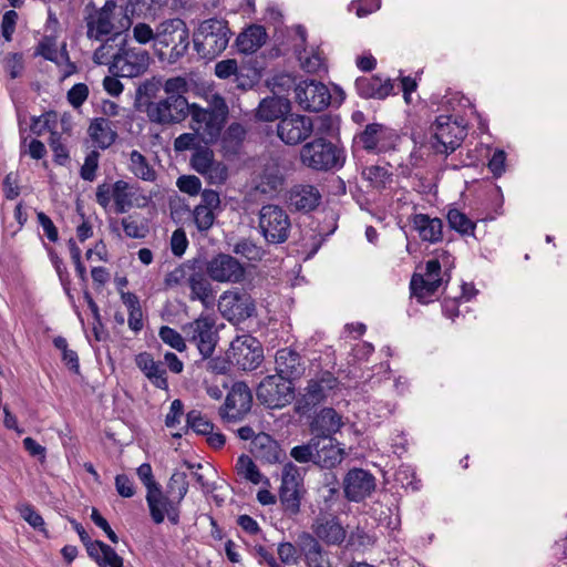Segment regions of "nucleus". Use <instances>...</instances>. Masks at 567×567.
<instances>
[{
    "instance_id": "f257e3e1",
    "label": "nucleus",
    "mask_w": 567,
    "mask_h": 567,
    "mask_svg": "<svg viewBox=\"0 0 567 567\" xmlns=\"http://www.w3.org/2000/svg\"><path fill=\"white\" fill-rule=\"evenodd\" d=\"M85 12L86 35L96 41L109 35H112L109 40L115 41L132 24L125 9L115 0H105L100 8L91 1L85 6Z\"/></svg>"
},
{
    "instance_id": "f03ea898",
    "label": "nucleus",
    "mask_w": 567,
    "mask_h": 567,
    "mask_svg": "<svg viewBox=\"0 0 567 567\" xmlns=\"http://www.w3.org/2000/svg\"><path fill=\"white\" fill-rule=\"evenodd\" d=\"M344 147L324 136H313L301 145L299 162L316 173H333L346 164Z\"/></svg>"
},
{
    "instance_id": "7ed1b4c3",
    "label": "nucleus",
    "mask_w": 567,
    "mask_h": 567,
    "mask_svg": "<svg viewBox=\"0 0 567 567\" xmlns=\"http://www.w3.org/2000/svg\"><path fill=\"white\" fill-rule=\"evenodd\" d=\"M207 270L203 266V258L196 257L181 264L165 276V285L175 287L186 282L190 289L189 300L200 301L206 308L215 301L214 289L209 281Z\"/></svg>"
},
{
    "instance_id": "20e7f679",
    "label": "nucleus",
    "mask_w": 567,
    "mask_h": 567,
    "mask_svg": "<svg viewBox=\"0 0 567 567\" xmlns=\"http://www.w3.org/2000/svg\"><path fill=\"white\" fill-rule=\"evenodd\" d=\"M231 34L227 20L209 18L194 31L193 45L199 58L214 60L226 50Z\"/></svg>"
},
{
    "instance_id": "39448f33",
    "label": "nucleus",
    "mask_w": 567,
    "mask_h": 567,
    "mask_svg": "<svg viewBox=\"0 0 567 567\" xmlns=\"http://www.w3.org/2000/svg\"><path fill=\"white\" fill-rule=\"evenodd\" d=\"M189 30L184 20L179 18L163 21L156 30L155 50L161 60H164L163 48L171 47L167 55L169 63H176L182 59L189 48Z\"/></svg>"
},
{
    "instance_id": "423d86ee",
    "label": "nucleus",
    "mask_w": 567,
    "mask_h": 567,
    "mask_svg": "<svg viewBox=\"0 0 567 567\" xmlns=\"http://www.w3.org/2000/svg\"><path fill=\"white\" fill-rule=\"evenodd\" d=\"M430 145L435 154L449 155L458 148L467 135L463 117L439 115L430 127Z\"/></svg>"
},
{
    "instance_id": "0eeeda50",
    "label": "nucleus",
    "mask_w": 567,
    "mask_h": 567,
    "mask_svg": "<svg viewBox=\"0 0 567 567\" xmlns=\"http://www.w3.org/2000/svg\"><path fill=\"white\" fill-rule=\"evenodd\" d=\"M138 189L140 186L137 184L131 185L123 179H118L112 185L103 183L96 187V203L106 209L113 199L114 212L116 214H124L134 206V203H136L137 207H144L147 204L146 196H137Z\"/></svg>"
},
{
    "instance_id": "6e6552de",
    "label": "nucleus",
    "mask_w": 567,
    "mask_h": 567,
    "mask_svg": "<svg viewBox=\"0 0 567 567\" xmlns=\"http://www.w3.org/2000/svg\"><path fill=\"white\" fill-rule=\"evenodd\" d=\"M229 114L225 99L219 94H214L207 109L193 103L192 120L202 125L204 124V143L214 144L220 136Z\"/></svg>"
},
{
    "instance_id": "1a4fd4ad",
    "label": "nucleus",
    "mask_w": 567,
    "mask_h": 567,
    "mask_svg": "<svg viewBox=\"0 0 567 567\" xmlns=\"http://www.w3.org/2000/svg\"><path fill=\"white\" fill-rule=\"evenodd\" d=\"M258 228L268 245L284 244L290 236V217L281 206L266 204L258 214Z\"/></svg>"
},
{
    "instance_id": "9d476101",
    "label": "nucleus",
    "mask_w": 567,
    "mask_h": 567,
    "mask_svg": "<svg viewBox=\"0 0 567 567\" xmlns=\"http://www.w3.org/2000/svg\"><path fill=\"white\" fill-rule=\"evenodd\" d=\"M109 71L115 76L136 78L145 73L150 66V54L142 48H128L126 39H122L116 53L112 56Z\"/></svg>"
},
{
    "instance_id": "9b49d317",
    "label": "nucleus",
    "mask_w": 567,
    "mask_h": 567,
    "mask_svg": "<svg viewBox=\"0 0 567 567\" xmlns=\"http://www.w3.org/2000/svg\"><path fill=\"white\" fill-rule=\"evenodd\" d=\"M193 104L184 95L159 96L155 103H146V115L151 123L162 126L179 124L192 114Z\"/></svg>"
},
{
    "instance_id": "f8f14e48",
    "label": "nucleus",
    "mask_w": 567,
    "mask_h": 567,
    "mask_svg": "<svg viewBox=\"0 0 567 567\" xmlns=\"http://www.w3.org/2000/svg\"><path fill=\"white\" fill-rule=\"evenodd\" d=\"M399 140L395 130L381 123H369L354 135L353 145L369 154H382L395 150Z\"/></svg>"
},
{
    "instance_id": "ddd939ff",
    "label": "nucleus",
    "mask_w": 567,
    "mask_h": 567,
    "mask_svg": "<svg viewBox=\"0 0 567 567\" xmlns=\"http://www.w3.org/2000/svg\"><path fill=\"white\" fill-rule=\"evenodd\" d=\"M257 400L268 409H282L295 399L293 383L278 374L267 375L256 389Z\"/></svg>"
},
{
    "instance_id": "4468645a",
    "label": "nucleus",
    "mask_w": 567,
    "mask_h": 567,
    "mask_svg": "<svg viewBox=\"0 0 567 567\" xmlns=\"http://www.w3.org/2000/svg\"><path fill=\"white\" fill-rule=\"evenodd\" d=\"M229 353L234 367L243 371L257 369L264 360V349L260 341L250 334L238 336L230 343Z\"/></svg>"
},
{
    "instance_id": "2eb2a0df",
    "label": "nucleus",
    "mask_w": 567,
    "mask_h": 567,
    "mask_svg": "<svg viewBox=\"0 0 567 567\" xmlns=\"http://www.w3.org/2000/svg\"><path fill=\"white\" fill-rule=\"evenodd\" d=\"M276 132L284 144L288 146L302 145L312 136L315 121L307 115L290 113L288 116L280 118Z\"/></svg>"
},
{
    "instance_id": "dca6fc26",
    "label": "nucleus",
    "mask_w": 567,
    "mask_h": 567,
    "mask_svg": "<svg viewBox=\"0 0 567 567\" xmlns=\"http://www.w3.org/2000/svg\"><path fill=\"white\" fill-rule=\"evenodd\" d=\"M251 404V390L245 382L237 381L228 392L225 403L219 408V415L226 422L241 421L250 411Z\"/></svg>"
},
{
    "instance_id": "f3484780",
    "label": "nucleus",
    "mask_w": 567,
    "mask_h": 567,
    "mask_svg": "<svg viewBox=\"0 0 567 567\" xmlns=\"http://www.w3.org/2000/svg\"><path fill=\"white\" fill-rule=\"evenodd\" d=\"M208 277L217 282H240L245 278L243 264L228 254H217L210 260L203 258Z\"/></svg>"
},
{
    "instance_id": "a211bd4d",
    "label": "nucleus",
    "mask_w": 567,
    "mask_h": 567,
    "mask_svg": "<svg viewBox=\"0 0 567 567\" xmlns=\"http://www.w3.org/2000/svg\"><path fill=\"white\" fill-rule=\"evenodd\" d=\"M296 101L306 112H320L331 102L329 89L316 80H305L295 86Z\"/></svg>"
},
{
    "instance_id": "6ab92c4d",
    "label": "nucleus",
    "mask_w": 567,
    "mask_h": 567,
    "mask_svg": "<svg viewBox=\"0 0 567 567\" xmlns=\"http://www.w3.org/2000/svg\"><path fill=\"white\" fill-rule=\"evenodd\" d=\"M375 477L368 470L353 467L343 477L342 489L349 502L360 503L375 491Z\"/></svg>"
},
{
    "instance_id": "aec40b11",
    "label": "nucleus",
    "mask_w": 567,
    "mask_h": 567,
    "mask_svg": "<svg viewBox=\"0 0 567 567\" xmlns=\"http://www.w3.org/2000/svg\"><path fill=\"white\" fill-rule=\"evenodd\" d=\"M342 426V416L333 408H323L310 421L309 431L311 437L319 443L320 441L331 442Z\"/></svg>"
},
{
    "instance_id": "412c9836",
    "label": "nucleus",
    "mask_w": 567,
    "mask_h": 567,
    "mask_svg": "<svg viewBox=\"0 0 567 567\" xmlns=\"http://www.w3.org/2000/svg\"><path fill=\"white\" fill-rule=\"evenodd\" d=\"M220 299V305L225 307L229 319L244 321L256 316V302L245 290L226 291Z\"/></svg>"
},
{
    "instance_id": "4be33fe9",
    "label": "nucleus",
    "mask_w": 567,
    "mask_h": 567,
    "mask_svg": "<svg viewBox=\"0 0 567 567\" xmlns=\"http://www.w3.org/2000/svg\"><path fill=\"white\" fill-rule=\"evenodd\" d=\"M311 529L316 537L327 545H341L347 532L342 527L338 516L320 512L313 519Z\"/></svg>"
},
{
    "instance_id": "5701e85b",
    "label": "nucleus",
    "mask_w": 567,
    "mask_h": 567,
    "mask_svg": "<svg viewBox=\"0 0 567 567\" xmlns=\"http://www.w3.org/2000/svg\"><path fill=\"white\" fill-rule=\"evenodd\" d=\"M275 363L276 374L291 383L300 379L306 371L305 361L301 355L290 348H282L278 350Z\"/></svg>"
},
{
    "instance_id": "b1692460",
    "label": "nucleus",
    "mask_w": 567,
    "mask_h": 567,
    "mask_svg": "<svg viewBox=\"0 0 567 567\" xmlns=\"http://www.w3.org/2000/svg\"><path fill=\"white\" fill-rule=\"evenodd\" d=\"M214 324L215 321L210 317H199L189 324L193 330L192 340L196 342L204 359L212 357L217 344V336L213 331Z\"/></svg>"
},
{
    "instance_id": "393cba45",
    "label": "nucleus",
    "mask_w": 567,
    "mask_h": 567,
    "mask_svg": "<svg viewBox=\"0 0 567 567\" xmlns=\"http://www.w3.org/2000/svg\"><path fill=\"white\" fill-rule=\"evenodd\" d=\"M321 193L315 185H295L289 192V203L296 210L310 213L320 205Z\"/></svg>"
},
{
    "instance_id": "a878e982",
    "label": "nucleus",
    "mask_w": 567,
    "mask_h": 567,
    "mask_svg": "<svg viewBox=\"0 0 567 567\" xmlns=\"http://www.w3.org/2000/svg\"><path fill=\"white\" fill-rule=\"evenodd\" d=\"M355 91L362 99L384 100L392 94L393 84L390 79L382 80L378 75L359 76L354 82Z\"/></svg>"
},
{
    "instance_id": "bb28decb",
    "label": "nucleus",
    "mask_w": 567,
    "mask_h": 567,
    "mask_svg": "<svg viewBox=\"0 0 567 567\" xmlns=\"http://www.w3.org/2000/svg\"><path fill=\"white\" fill-rule=\"evenodd\" d=\"M291 113V102L285 96L274 94L259 102L256 116L264 122L280 121Z\"/></svg>"
},
{
    "instance_id": "cd10ccee",
    "label": "nucleus",
    "mask_w": 567,
    "mask_h": 567,
    "mask_svg": "<svg viewBox=\"0 0 567 567\" xmlns=\"http://www.w3.org/2000/svg\"><path fill=\"white\" fill-rule=\"evenodd\" d=\"M135 364L155 388L168 390L166 370L161 361L154 360L152 353L145 351L136 354Z\"/></svg>"
},
{
    "instance_id": "c85d7f7f",
    "label": "nucleus",
    "mask_w": 567,
    "mask_h": 567,
    "mask_svg": "<svg viewBox=\"0 0 567 567\" xmlns=\"http://www.w3.org/2000/svg\"><path fill=\"white\" fill-rule=\"evenodd\" d=\"M412 224L423 241L435 244L443 239V221L441 218H432L427 214H415L412 216Z\"/></svg>"
},
{
    "instance_id": "c756f323",
    "label": "nucleus",
    "mask_w": 567,
    "mask_h": 567,
    "mask_svg": "<svg viewBox=\"0 0 567 567\" xmlns=\"http://www.w3.org/2000/svg\"><path fill=\"white\" fill-rule=\"evenodd\" d=\"M87 555L99 567H122L123 558L107 544L102 540H92L83 544Z\"/></svg>"
},
{
    "instance_id": "7c9ffc66",
    "label": "nucleus",
    "mask_w": 567,
    "mask_h": 567,
    "mask_svg": "<svg viewBox=\"0 0 567 567\" xmlns=\"http://www.w3.org/2000/svg\"><path fill=\"white\" fill-rule=\"evenodd\" d=\"M315 455L317 456V461H315L316 465L320 466L321 468L330 470L343 461L346 452L337 439H331V442L320 441V444H318L317 453H315Z\"/></svg>"
},
{
    "instance_id": "2f4dec72",
    "label": "nucleus",
    "mask_w": 567,
    "mask_h": 567,
    "mask_svg": "<svg viewBox=\"0 0 567 567\" xmlns=\"http://www.w3.org/2000/svg\"><path fill=\"white\" fill-rule=\"evenodd\" d=\"M326 398L327 394L323 393L320 385L317 382L309 380L305 388V392L295 396L293 411L298 415H306L323 402Z\"/></svg>"
},
{
    "instance_id": "473e14b6",
    "label": "nucleus",
    "mask_w": 567,
    "mask_h": 567,
    "mask_svg": "<svg viewBox=\"0 0 567 567\" xmlns=\"http://www.w3.org/2000/svg\"><path fill=\"white\" fill-rule=\"evenodd\" d=\"M267 38L265 27L251 24L238 34L236 47L241 53H254L266 43Z\"/></svg>"
},
{
    "instance_id": "72a5a7b5",
    "label": "nucleus",
    "mask_w": 567,
    "mask_h": 567,
    "mask_svg": "<svg viewBox=\"0 0 567 567\" xmlns=\"http://www.w3.org/2000/svg\"><path fill=\"white\" fill-rule=\"evenodd\" d=\"M87 133L101 150L109 148L117 138L116 131L112 128V122L105 117H96L92 120L87 128Z\"/></svg>"
},
{
    "instance_id": "f704fd0d",
    "label": "nucleus",
    "mask_w": 567,
    "mask_h": 567,
    "mask_svg": "<svg viewBox=\"0 0 567 567\" xmlns=\"http://www.w3.org/2000/svg\"><path fill=\"white\" fill-rule=\"evenodd\" d=\"M251 452L257 458L264 460L268 463H276L279 461V445L266 433L257 434L251 442Z\"/></svg>"
},
{
    "instance_id": "c9c22d12",
    "label": "nucleus",
    "mask_w": 567,
    "mask_h": 567,
    "mask_svg": "<svg viewBox=\"0 0 567 567\" xmlns=\"http://www.w3.org/2000/svg\"><path fill=\"white\" fill-rule=\"evenodd\" d=\"M305 494V487H279V502L287 516L293 517L300 513V504Z\"/></svg>"
},
{
    "instance_id": "e433bc0d",
    "label": "nucleus",
    "mask_w": 567,
    "mask_h": 567,
    "mask_svg": "<svg viewBox=\"0 0 567 567\" xmlns=\"http://www.w3.org/2000/svg\"><path fill=\"white\" fill-rule=\"evenodd\" d=\"M442 285V278H424L423 275L414 274L411 278L410 289L419 302L425 303L426 298L433 296Z\"/></svg>"
},
{
    "instance_id": "4c0bfd02",
    "label": "nucleus",
    "mask_w": 567,
    "mask_h": 567,
    "mask_svg": "<svg viewBox=\"0 0 567 567\" xmlns=\"http://www.w3.org/2000/svg\"><path fill=\"white\" fill-rule=\"evenodd\" d=\"M162 87V81L156 78L145 80L136 89L135 103L138 110L146 113V103H155L152 99L157 97V93Z\"/></svg>"
},
{
    "instance_id": "58836bf2",
    "label": "nucleus",
    "mask_w": 567,
    "mask_h": 567,
    "mask_svg": "<svg viewBox=\"0 0 567 567\" xmlns=\"http://www.w3.org/2000/svg\"><path fill=\"white\" fill-rule=\"evenodd\" d=\"M16 511L34 530L41 533L45 538H50L45 522L40 513L35 511L33 505L30 503H19L16 505Z\"/></svg>"
},
{
    "instance_id": "ea45409f",
    "label": "nucleus",
    "mask_w": 567,
    "mask_h": 567,
    "mask_svg": "<svg viewBox=\"0 0 567 567\" xmlns=\"http://www.w3.org/2000/svg\"><path fill=\"white\" fill-rule=\"evenodd\" d=\"M131 172L137 177L146 182L156 179V171L148 164L146 157L138 151L134 150L130 154Z\"/></svg>"
},
{
    "instance_id": "a19ab883",
    "label": "nucleus",
    "mask_w": 567,
    "mask_h": 567,
    "mask_svg": "<svg viewBox=\"0 0 567 567\" xmlns=\"http://www.w3.org/2000/svg\"><path fill=\"white\" fill-rule=\"evenodd\" d=\"M215 75L219 79H228L231 75L236 76L237 87L246 90L251 86V83L248 81H241L244 76L241 71L238 70V64L235 59H227L216 63L215 65Z\"/></svg>"
},
{
    "instance_id": "79ce46f5",
    "label": "nucleus",
    "mask_w": 567,
    "mask_h": 567,
    "mask_svg": "<svg viewBox=\"0 0 567 567\" xmlns=\"http://www.w3.org/2000/svg\"><path fill=\"white\" fill-rule=\"evenodd\" d=\"M446 218L450 228L463 236L473 234L475 229V224L457 208L449 209Z\"/></svg>"
},
{
    "instance_id": "37998d69",
    "label": "nucleus",
    "mask_w": 567,
    "mask_h": 567,
    "mask_svg": "<svg viewBox=\"0 0 567 567\" xmlns=\"http://www.w3.org/2000/svg\"><path fill=\"white\" fill-rule=\"evenodd\" d=\"M136 474L147 489L146 503H147V505H151L152 509H154L155 499L153 497V493L154 492L159 493L161 484L154 480L151 464H148V463L141 464L136 470Z\"/></svg>"
},
{
    "instance_id": "c03bdc74",
    "label": "nucleus",
    "mask_w": 567,
    "mask_h": 567,
    "mask_svg": "<svg viewBox=\"0 0 567 567\" xmlns=\"http://www.w3.org/2000/svg\"><path fill=\"white\" fill-rule=\"evenodd\" d=\"M215 162L214 152L208 147V144L196 147L190 157V166L198 174L207 173V168Z\"/></svg>"
},
{
    "instance_id": "a18cd8bd",
    "label": "nucleus",
    "mask_w": 567,
    "mask_h": 567,
    "mask_svg": "<svg viewBox=\"0 0 567 567\" xmlns=\"http://www.w3.org/2000/svg\"><path fill=\"white\" fill-rule=\"evenodd\" d=\"M362 177L371 183L374 188L383 189L386 186V183L391 181L392 173L388 171V168L371 165L362 171Z\"/></svg>"
},
{
    "instance_id": "49530a36",
    "label": "nucleus",
    "mask_w": 567,
    "mask_h": 567,
    "mask_svg": "<svg viewBox=\"0 0 567 567\" xmlns=\"http://www.w3.org/2000/svg\"><path fill=\"white\" fill-rule=\"evenodd\" d=\"M188 486L187 474L176 470L167 483V494L182 502L188 492Z\"/></svg>"
},
{
    "instance_id": "de8ad7c7",
    "label": "nucleus",
    "mask_w": 567,
    "mask_h": 567,
    "mask_svg": "<svg viewBox=\"0 0 567 567\" xmlns=\"http://www.w3.org/2000/svg\"><path fill=\"white\" fill-rule=\"evenodd\" d=\"M153 497L155 499L154 509H152L151 505L147 506L150 509L152 520L158 525L162 524L165 519L166 508H168V505L166 503L176 502V498L175 496L169 497L168 495H165L163 493L162 486H159V494L158 492H154Z\"/></svg>"
},
{
    "instance_id": "09e8293b",
    "label": "nucleus",
    "mask_w": 567,
    "mask_h": 567,
    "mask_svg": "<svg viewBox=\"0 0 567 567\" xmlns=\"http://www.w3.org/2000/svg\"><path fill=\"white\" fill-rule=\"evenodd\" d=\"M318 444L320 443L311 437L308 443L292 447L290 456L298 463L312 462L315 464V461H317L315 453H317Z\"/></svg>"
},
{
    "instance_id": "8fccbe9b",
    "label": "nucleus",
    "mask_w": 567,
    "mask_h": 567,
    "mask_svg": "<svg viewBox=\"0 0 567 567\" xmlns=\"http://www.w3.org/2000/svg\"><path fill=\"white\" fill-rule=\"evenodd\" d=\"M53 344L62 352V361L74 373L80 372L79 355L75 351L68 348V341L64 337L58 336L53 339Z\"/></svg>"
},
{
    "instance_id": "3c124183",
    "label": "nucleus",
    "mask_w": 567,
    "mask_h": 567,
    "mask_svg": "<svg viewBox=\"0 0 567 567\" xmlns=\"http://www.w3.org/2000/svg\"><path fill=\"white\" fill-rule=\"evenodd\" d=\"M195 133H183L174 141V150L176 152L196 151V147H200L204 142V135L200 136L198 133L199 127L192 126Z\"/></svg>"
},
{
    "instance_id": "603ef678",
    "label": "nucleus",
    "mask_w": 567,
    "mask_h": 567,
    "mask_svg": "<svg viewBox=\"0 0 567 567\" xmlns=\"http://www.w3.org/2000/svg\"><path fill=\"white\" fill-rule=\"evenodd\" d=\"M193 216L196 228L200 233L208 231L213 227L216 219L215 210L199 204L195 206Z\"/></svg>"
},
{
    "instance_id": "864d4df0",
    "label": "nucleus",
    "mask_w": 567,
    "mask_h": 567,
    "mask_svg": "<svg viewBox=\"0 0 567 567\" xmlns=\"http://www.w3.org/2000/svg\"><path fill=\"white\" fill-rule=\"evenodd\" d=\"M188 427L197 435L205 436L215 429V425L200 411L192 410L188 412Z\"/></svg>"
},
{
    "instance_id": "5fc2aeb1",
    "label": "nucleus",
    "mask_w": 567,
    "mask_h": 567,
    "mask_svg": "<svg viewBox=\"0 0 567 567\" xmlns=\"http://www.w3.org/2000/svg\"><path fill=\"white\" fill-rule=\"evenodd\" d=\"M233 251L241 255L251 261L261 260L265 251L251 239H241L235 244Z\"/></svg>"
},
{
    "instance_id": "6e6d98bb",
    "label": "nucleus",
    "mask_w": 567,
    "mask_h": 567,
    "mask_svg": "<svg viewBox=\"0 0 567 567\" xmlns=\"http://www.w3.org/2000/svg\"><path fill=\"white\" fill-rule=\"evenodd\" d=\"M121 224L128 238L142 239L145 238L150 231L147 223H137L133 219L132 215L122 218Z\"/></svg>"
},
{
    "instance_id": "4d7b16f0",
    "label": "nucleus",
    "mask_w": 567,
    "mask_h": 567,
    "mask_svg": "<svg viewBox=\"0 0 567 567\" xmlns=\"http://www.w3.org/2000/svg\"><path fill=\"white\" fill-rule=\"evenodd\" d=\"M280 487H305L303 477L292 462L286 463L282 467Z\"/></svg>"
},
{
    "instance_id": "13d9d810",
    "label": "nucleus",
    "mask_w": 567,
    "mask_h": 567,
    "mask_svg": "<svg viewBox=\"0 0 567 567\" xmlns=\"http://www.w3.org/2000/svg\"><path fill=\"white\" fill-rule=\"evenodd\" d=\"M49 145L53 152V161L60 166H64L69 158V151L61 142V135L56 131H52L49 138Z\"/></svg>"
},
{
    "instance_id": "bf43d9fd",
    "label": "nucleus",
    "mask_w": 567,
    "mask_h": 567,
    "mask_svg": "<svg viewBox=\"0 0 567 567\" xmlns=\"http://www.w3.org/2000/svg\"><path fill=\"white\" fill-rule=\"evenodd\" d=\"M161 340L171 348L183 352L186 350V343L179 332L168 326H162L158 331Z\"/></svg>"
},
{
    "instance_id": "052dcab7",
    "label": "nucleus",
    "mask_w": 567,
    "mask_h": 567,
    "mask_svg": "<svg viewBox=\"0 0 567 567\" xmlns=\"http://www.w3.org/2000/svg\"><path fill=\"white\" fill-rule=\"evenodd\" d=\"M237 468L245 475L246 480L250 481L252 484H259L261 482V474L248 455L243 454L238 457Z\"/></svg>"
},
{
    "instance_id": "680f3d73",
    "label": "nucleus",
    "mask_w": 567,
    "mask_h": 567,
    "mask_svg": "<svg viewBox=\"0 0 567 567\" xmlns=\"http://www.w3.org/2000/svg\"><path fill=\"white\" fill-rule=\"evenodd\" d=\"M49 256H50V259L54 266V269L59 276V279L61 281V285H62L66 296L70 299H73V295H72L71 288H70V285H71L70 275H69L66 267L63 264V260L58 256V254L53 249H50Z\"/></svg>"
},
{
    "instance_id": "e2e57ef3",
    "label": "nucleus",
    "mask_w": 567,
    "mask_h": 567,
    "mask_svg": "<svg viewBox=\"0 0 567 567\" xmlns=\"http://www.w3.org/2000/svg\"><path fill=\"white\" fill-rule=\"evenodd\" d=\"M183 465H185L188 470H195L192 472V476L199 484V486L205 492H212L213 488L209 486L208 482L205 480V473H214L215 470L210 465L204 466L200 463L194 464L187 460L183 461Z\"/></svg>"
},
{
    "instance_id": "0e129e2a",
    "label": "nucleus",
    "mask_w": 567,
    "mask_h": 567,
    "mask_svg": "<svg viewBox=\"0 0 567 567\" xmlns=\"http://www.w3.org/2000/svg\"><path fill=\"white\" fill-rule=\"evenodd\" d=\"M4 70L10 79H17L24 69L23 54L21 52L8 53L3 60Z\"/></svg>"
},
{
    "instance_id": "69168bd1",
    "label": "nucleus",
    "mask_w": 567,
    "mask_h": 567,
    "mask_svg": "<svg viewBox=\"0 0 567 567\" xmlns=\"http://www.w3.org/2000/svg\"><path fill=\"white\" fill-rule=\"evenodd\" d=\"M100 153L95 150L91 151L84 159V164L81 167V178L87 182H92L96 177V171L99 167Z\"/></svg>"
},
{
    "instance_id": "338daca9",
    "label": "nucleus",
    "mask_w": 567,
    "mask_h": 567,
    "mask_svg": "<svg viewBox=\"0 0 567 567\" xmlns=\"http://www.w3.org/2000/svg\"><path fill=\"white\" fill-rule=\"evenodd\" d=\"M203 176L209 184L221 185L228 178V168L223 162H214Z\"/></svg>"
},
{
    "instance_id": "774afa93",
    "label": "nucleus",
    "mask_w": 567,
    "mask_h": 567,
    "mask_svg": "<svg viewBox=\"0 0 567 567\" xmlns=\"http://www.w3.org/2000/svg\"><path fill=\"white\" fill-rule=\"evenodd\" d=\"M177 187L182 193L196 196L202 192V182L195 175H182L177 178Z\"/></svg>"
}]
</instances>
